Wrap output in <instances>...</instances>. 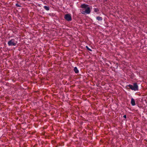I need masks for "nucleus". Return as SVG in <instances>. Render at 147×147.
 I'll use <instances>...</instances> for the list:
<instances>
[{"label":"nucleus","instance_id":"f257e3e1","mask_svg":"<svg viewBox=\"0 0 147 147\" xmlns=\"http://www.w3.org/2000/svg\"><path fill=\"white\" fill-rule=\"evenodd\" d=\"M80 7L82 9H86V10L84 11L83 10H82L81 13L83 14H89L90 13L91 10L90 7H89L88 5L84 3L82 4Z\"/></svg>","mask_w":147,"mask_h":147},{"label":"nucleus","instance_id":"f03ea898","mask_svg":"<svg viewBox=\"0 0 147 147\" xmlns=\"http://www.w3.org/2000/svg\"><path fill=\"white\" fill-rule=\"evenodd\" d=\"M18 43V38H13L9 40L8 42L9 46H15Z\"/></svg>","mask_w":147,"mask_h":147},{"label":"nucleus","instance_id":"7ed1b4c3","mask_svg":"<svg viewBox=\"0 0 147 147\" xmlns=\"http://www.w3.org/2000/svg\"><path fill=\"white\" fill-rule=\"evenodd\" d=\"M134 86L131 84H129L127 86V87H129V88L132 90L137 91L138 90V86L136 83L133 84Z\"/></svg>","mask_w":147,"mask_h":147},{"label":"nucleus","instance_id":"20e7f679","mask_svg":"<svg viewBox=\"0 0 147 147\" xmlns=\"http://www.w3.org/2000/svg\"><path fill=\"white\" fill-rule=\"evenodd\" d=\"M64 18L67 21H70L72 20V18L70 14H67L64 16Z\"/></svg>","mask_w":147,"mask_h":147},{"label":"nucleus","instance_id":"39448f33","mask_svg":"<svg viewBox=\"0 0 147 147\" xmlns=\"http://www.w3.org/2000/svg\"><path fill=\"white\" fill-rule=\"evenodd\" d=\"M131 103L132 106H134L136 105L135 101L134 99L132 98H131Z\"/></svg>","mask_w":147,"mask_h":147},{"label":"nucleus","instance_id":"423d86ee","mask_svg":"<svg viewBox=\"0 0 147 147\" xmlns=\"http://www.w3.org/2000/svg\"><path fill=\"white\" fill-rule=\"evenodd\" d=\"M74 71L76 74H78L79 72V70L76 67L74 68Z\"/></svg>","mask_w":147,"mask_h":147},{"label":"nucleus","instance_id":"0eeeda50","mask_svg":"<svg viewBox=\"0 0 147 147\" xmlns=\"http://www.w3.org/2000/svg\"><path fill=\"white\" fill-rule=\"evenodd\" d=\"M96 19L99 21H101L102 20V17L100 16H97L96 18Z\"/></svg>","mask_w":147,"mask_h":147},{"label":"nucleus","instance_id":"6e6552de","mask_svg":"<svg viewBox=\"0 0 147 147\" xmlns=\"http://www.w3.org/2000/svg\"><path fill=\"white\" fill-rule=\"evenodd\" d=\"M44 9H45L47 11L49 10L50 9V8L49 7L45 6H44Z\"/></svg>","mask_w":147,"mask_h":147},{"label":"nucleus","instance_id":"1a4fd4ad","mask_svg":"<svg viewBox=\"0 0 147 147\" xmlns=\"http://www.w3.org/2000/svg\"><path fill=\"white\" fill-rule=\"evenodd\" d=\"M94 11L95 12H97L99 11V10L97 8H94Z\"/></svg>","mask_w":147,"mask_h":147},{"label":"nucleus","instance_id":"9d476101","mask_svg":"<svg viewBox=\"0 0 147 147\" xmlns=\"http://www.w3.org/2000/svg\"><path fill=\"white\" fill-rule=\"evenodd\" d=\"M16 6L17 7H22V6L21 5V4H20V5H19L18 4V3H16Z\"/></svg>","mask_w":147,"mask_h":147},{"label":"nucleus","instance_id":"9b49d317","mask_svg":"<svg viewBox=\"0 0 147 147\" xmlns=\"http://www.w3.org/2000/svg\"><path fill=\"white\" fill-rule=\"evenodd\" d=\"M86 47L88 50L90 51H92V50L90 49L89 48L88 46H86Z\"/></svg>","mask_w":147,"mask_h":147},{"label":"nucleus","instance_id":"f8f14e48","mask_svg":"<svg viewBox=\"0 0 147 147\" xmlns=\"http://www.w3.org/2000/svg\"><path fill=\"white\" fill-rule=\"evenodd\" d=\"M123 117L126 119V115H125L123 116Z\"/></svg>","mask_w":147,"mask_h":147}]
</instances>
